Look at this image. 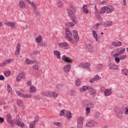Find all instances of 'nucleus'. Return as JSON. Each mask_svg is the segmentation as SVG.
Here are the masks:
<instances>
[{
  "label": "nucleus",
  "mask_w": 128,
  "mask_h": 128,
  "mask_svg": "<svg viewBox=\"0 0 128 128\" xmlns=\"http://www.w3.org/2000/svg\"><path fill=\"white\" fill-rule=\"evenodd\" d=\"M18 6L22 9L26 8V4H24V0H20L19 2Z\"/></svg>",
  "instance_id": "nucleus-19"
},
{
  "label": "nucleus",
  "mask_w": 128,
  "mask_h": 128,
  "mask_svg": "<svg viewBox=\"0 0 128 128\" xmlns=\"http://www.w3.org/2000/svg\"><path fill=\"white\" fill-rule=\"evenodd\" d=\"M34 12L36 16V18H38V16H40V12H38V10L36 11V10H34Z\"/></svg>",
  "instance_id": "nucleus-50"
},
{
  "label": "nucleus",
  "mask_w": 128,
  "mask_h": 128,
  "mask_svg": "<svg viewBox=\"0 0 128 128\" xmlns=\"http://www.w3.org/2000/svg\"><path fill=\"white\" fill-rule=\"evenodd\" d=\"M73 32H74V38L75 42H78V40H80V38L78 37V31L76 30H74Z\"/></svg>",
  "instance_id": "nucleus-16"
},
{
  "label": "nucleus",
  "mask_w": 128,
  "mask_h": 128,
  "mask_svg": "<svg viewBox=\"0 0 128 128\" xmlns=\"http://www.w3.org/2000/svg\"><path fill=\"white\" fill-rule=\"evenodd\" d=\"M100 112H96L94 115L95 118H100Z\"/></svg>",
  "instance_id": "nucleus-54"
},
{
  "label": "nucleus",
  "mask_w": 128,
  "mask_h": 128,
  "mask_svg": "<svg viewBox=\"0 0 128 128\" xmlns=\"http://www.w3.org/2000/svg\"><path fill=\"white\" fill-rule=\"evenodd\" d=\"M80 78H78L76 81V86H80Z\"/></svg>",
  "instance_id": "nucleus-40"
},
{
  "label": "nucleus",
  "mask_w": 128,
  "mask_h": 128,
  "mask_svg": "<svg viewBox=\"0 0 128 128\" xmlns=\"http://www.w3.org/2000/svg\"><path fill=\"white\" fill-rule=\"evenodd\" d=\"M42 94L44 96H52V92H44Z\"/></svg>",
  "instance_id": "nucleus-24"
},
{
  "label": "nucleus",
  "mask_w": 128,
  "mask_h": 128,
  "mask_svg": "<svg viewBox=\"0 0 128 128\" xmlns=\"http://www.w3.org/2000/svg\"><path fill=\"white\" fill-rule=\"evenodd\" d=\"M81 65H82V68H86L87 70H88V72H90V67L88 66V64H82Z\"/></svg>",
  "instance_id": "nucleus-34"
},
{
  "label": "nucleus",
  "mask_w": 128,
  "mask_h": 128,
  "mask_svg": "<svg viewBox=\"0 0 128 128\" xmlns=\"http://www.w3.org/2000/svg\"><path fill=\"white\" fill-rule=\"evenodd\" d=\"M86 46H92V42L88 40L86 41Z\"/></svg>",
  "instance_id": "nucleus-43"
},
{
  "label": "nucleus",
  "mask_w": 128,
  "mask_h": 128,
  "mask_svg": "<svg viewBox=\"0 0 128 128\" xmlns=\"http://www.w3.org/2000/svg\"><path fill=\"white\" fill-rule=\"evenodd\" d=\"M66 112V110H62L60 111V116H65V112Z\"/></svg>",
  "instance_id": "nucleus-49"
},
{
  "label": "nucleus",
  "mask_w": 128,
  "mask_h": 128,
  "mask_svg": "<svg viewBox=\"0 0 128 128\" xmlns=\"http://www.w3.org/2000/svg\"><path fill=\"white\" fill-rule=\"evenodd\" d=\"M66 36L70 42H74V40L72 38V32L70 30V29L68 28H66Z\"/></svg>",
  "instance_id": "nucleus-5"
},
{
  "label": "nucleus",
  "mask_w": 128,
  "mask_h": 128,
  "mask_svg": "<svg viewBox=\"0 0 128 128\" xmlns=\"http://www.w3.org/2000/svg\"><path fill=\"white\" fill-rule=\"evenodd\" d=\"M92 32L94 38H95L96 42H98V34L96 33V32L94 30H92Z\"/></svg>",
  "instance_id": "nucleus-26"
},
{
  "label": "nucleus",
  "mask_w": 128,
  "mask_h": 128,
  "mask_svg": "<svg viewBox=\"0 0 128 128\" xmlns=\"http://www.w3.org/2000/svg\"><path fill=\"white\" fill-rule=\"evenodd\" d=\"M105 96H108L112 94V91L110 89H106L104 92Z\"/></svg>",
  "instance_id": "nucleus-21"
},
{
  "label": "nucleus",
  "mask_w": 128,
  "mask_h": 128,
  "mask_svg": "<svg viewBox=\"0 0 128 128\" xmlns=\"http://www.w3.org/2000/svg\"><path fill=\"white\" fill-rule=\"evenodd\" d=\"M83 106L86 107L90 108H94V104L91 101L86 100L83 102Z\"/></svg>",
  "instance_id": "nucleus-6"
},
{
  "label": "nucleus",
  "mask_w": 128,
  "mask_h": 128,
  "mask_svg": "<svg viewBox=\"0 0 128 128\" xmlns=\"http://www.w3.org/2000/svg\"><path fill=\"white\" fill-rule=\"evenodd\" d=\"M42 36L40 35H39L38 37L36 38V40L37 44H40V42H42Z\"/></svg>",
  "instance_id": "nucleus-30"
},
{
  "label": "nucleus",
  "mask_w": 128,
  "mask_h": 128,
  "mask_svg": "<svg viewBox=\"0 0 128 128\" xmlns=\"http://www.w3.org/2000/svg\"><path fill=\"white\" fill-rule=\"evenodd\" d=\"M68 14L69 16L72 20V22L66 23V25L68 28H72V26H74L78 22V20L76 16H74V14L76 12V8L74 6H71L67 10Z\"/></svg>",
  "instance_id": "nucleus-1"
},
{
  "label": "nucleus",
  "mask_w": 128,
  "mask_h": 128,
  "mask_svg": "<svg viewBox=\"0 0 128 128\" xmlns=\"http://www.w3.org/2000/svg\"><path fill=\"white\" fill-rule=\"evenodd\" d=\"M57 6H58V8H64V3L62 2H58L57 3Z\"/></svg>",
  "instance_id": "nucleus-44"
},
{
  "label": "nucleus",
  "mask_w": 128,
  "mask_h": 128,
  "mask_svg": "<svg viewBox=\"0 0 128 128\" xmlns=\"http://www.w3.org/2000/svg\"><path fill=\"white\" fill-rule=\"evenodd\" d=\"M96 124V122L94 120L88 121L86 123V126L87 128H92Z\"/></svg>",
  "instance_id": "nucleus-11"
},
{
  "label": "nucleus",
  "mask_w": 128,
  "mask_h": 128,
  "mask_svg": "<svg viewBox=\"0 0 128 128\" xmlns=\"http://www.w3.org/2000/svg\"><path fill=\"white\" fill-rule=\"evenodd\" d=\"M38 46H40V47H42V46L46 47L47 46L46 43V42H40L38 43Z\"/></svg>",
  "instance_id": "nucleus-38"
},
{
  "label": "nucleus",
  "mask_w": 128,
  "mask_h": 128,
  "mask_svg": "<svg viewBox=\"0 0 128 128\" xmlns=\"http://www.w3.org/2000/svg\"><path fill=\"white\" fill-rule=\"evenodd\" d=\"M102 66H104V65L102 64H100L97 66L96 70H102Z\"/></svg>",
  "instance_id": "nucleus-48"
},
{
  "label": "nucleus",
  "mask_w": 128,
  "mask_h": 128,
  "mask_svg": "<svg viewBox=\"0 0 128 128\" xmlns=\"http://www.w3.org/2000/svg\"><path fill=\"white\" fill-rule=\"evenodd\" d=\"M59 46L64 50H68V44L66 42L59 43Z\"/></svg>",
  "instance_id": "nucleus-10"
},
{
  "label": "nucleus",
  "mask_w": 128,
  "mask_h": 128,
  "mask_svg": "<svg viewBox=\"0 0 128 128\" xmlns=\"http://www.w3.org/2000/svg\"><path fill=\"white\" fill-rule=\"evenodd\" d=\"M114 10V8L112 5L106 6V14H110Z\"/></svg>",
  "instance_id": "nucleus-9"
},
{
  "label": "nucleus",
  "mask_w": 128,
  "mask_h": 128,
  "mask_svg": "<svg viewBox=\"0 0 128 128\" xmlns=\"http://www.w3.org/2000/svg\"><path fill=\"white\" fill-rule=\"evenodd\" d=\"M17 104H18L19 106H22V101L20 100H17Z\"/></svg>",
  "instance_id": "nucleus-47"
},
{
  "label": "nucleus",
  "mask_w": 128,
  "mask_h": 128,
  "mask_svg": "<svg viewBox=\"0 0 128 128\" xmlns=\"http://www.w3.org/2000/svg\"><path fill=\"white\" fill-rule=\"evenodd\" d=\"M66 112V116H67L68 118L70 120V118H72V112H70V111L67 110Z\"/></svg>",
  "instance_id": "nucleus-36"
},
{
  "label": "nucleus",
  "mask_w": 128,
  "mask_h": 128,
  "mask_svg": "<svg viewBox=\"0 0 128 128\" xmlns=\"http://www.w3.org/2000/svg\"><path fill=\"white\" fill-rule=\"evenodd\" d=\"M54 126H60V123L56 122H54Z\"/></svg>",
  "instance_id": "nucleus-60"
},
{
  "label": "nucleus",
  "mask_w": 128,
  "mask_h": 128,
  "mask_svg": "<svg viewBox=\"0 0 128 128\" xmlns=\"http://www.w3.org/2000/svg\"><path fill=\"white\" fill-rule=\"evenodd\" d=\"M34 118V122L36 123L38 122V116H36Z\"/></svg>",
  "instance_id": "nucleus-59"
},
{
  "label": "nucleus",
  "mask_w": 128,
  "mask_h": 128,
  "mask_svg": "<svg viewBox=\"0 0 128 128\" xmlns=\"http://www.w3.org/2000/svg\"><path fill=\"white\" fill-rule=\"evenodd\" d=\"M124 52H126L125 48H122V50H118L119 56L120 54H124Z\"/></svg>",
  "instance_id": "nucleus-41"
},
{
  "label": "nucleus",
  "mask_w": 128,
  "mask_h": 128,
  "mask_svg": "<svg viewBox=\"0 0 128 128\" xmlns=\"http://www.w3.org/2000/svg\"><path fill=\"white\" fill-rule=\"evenodd\" d=\"M112 46H116V48L117 46H122V42L120 41H116V42H112Z\"/></svg>",
  "instance_id": "nucleus-20"
},
{
  "label": "nucleus",
  "mask_w": 128,
  "mask_h": 128,
  "mask_svg": "<svg viewBox=\"0 0 128 128\" xmlns=\"http://www.w3.org/2000/svg\"><path fill=\"white\" fill-rule=\"evenodd\" d=\"M114 60L116 62V64H118V62H120V58L118 56H114Z\"/></svg>",
  "instance_id": "nucleus-45"
},
{
  "label": "nucleus",
  "mask_w": 128,
  "mask_h": 128,
  "mask_svg": "<svg viewBox=\"0 0 128 128\" xmlns=\"http://www.w3.org/2000/svg\"><path fill=\"white\" fill-rule=\"evenodd\" d=\"M16 93L18 96L20 98H32V95L22 94V92L20 91H16Z\"/></svg>",
  "instance_id": "nucleus-7"
},
{
  "label": "nucleus",
  "mask_w": 128,
  "mask_h": 128,
  "mask_svg": "<svg viewBox=\"0 0 128 128\" xmlns=\"http://www.w3.org/2000/svg\"><path fill=\"white\" fill-rule=\"evenodd\" d=\"M70 96H76V90H71L70 92Z\"/></svg>",
  "instance_id": "nucleus-32"
},
{
  "label": "nucleus",
  "mask_w": 128,
  "mask_h": 128,
  "mask_svg": "<svg viewBox=\"0 0 128 128\" xmlns=\"http://www.w3.org/2000/svg\"><path fill=\"white\" fill-rule=\"evenodd\" d=\"M88 90L89 92H94V91H96V90H94V88H93L90 86H88Z\"/></svg>",
  "instance_id": "nucleus-52"
},
{
  "label": "nucleus",
  "mask_w": 128,
  "mask_h": 128,
  "mask_svg": "<svg viewBox=\"0 0 128 128\" xmlns=\"http://www.w3.org/2000/svg\"><path fill=\"white\" fill-rule=\"evenodd\" d=\"M36 90V86H30V90H29V92L32 93L34 92Z\"/></svg>",
  "instance_id": "nucleus-31"
},
{
  "label": "nucleus",
  "mask_w": 128,
  "mask_h": 128,
  "mask_svg": "<svg viewBox=\"0 0 128 128\" xmlns=\"http://www.w3.org/2000/svg\"><path fill=\"white\" fill-rule=\"evenodd\" d=\"M32 68L35 70L36 76L37 78L40 76V74H42V69L40 68V66L38 64H34L32 66Z\"/></svg>",
  "instance_id": "nucleus-4"
},
{
  "label": "nucleus",
  "mask_w": 128,
  "mask_h": 128,
  "mask_svg": "<svg viewBox=\"0 0 128 128\" xmlns=\"http://www.w3.org/2000/svg\"><path fill=\"white\" fill-rule=\"evenodd\" d=\"M12 61V59H7L4 60L6 64H10V62Z\"/></svg>",
  "instance_id": "nucleus-55"
},
{
  "label": "nucleus",
  "mask_w": 128,
  "mask_h": 128,
  "mask_svg": "<svg viewBox=\"0 0 128 128\" xmlns=\"http://www.w3.org/2000/svg\"><path fill=\"white\" fill-rule=\"evenodd\" d=\"M82 123H78V128H82Z\"/></svg>",
  "instance_id": "nucleus-61"
},
{
  "label": "nucleus",
  "mask_w": 128,
  "mask_h": 128,
  "mask_svg": "<svg viewBox=\"0 0 128 128\" xmlns=\"http://www.w3.org/2000/svg\"><path fill=\"white\" fill-rule=\"evenodd\" d=\"M52 96H53V98H56L58 97V94H56V92H52Z\"/></svg>",
  "instance_id": "nucleus-58"
},
{
  "label": "nucleus",
  "mask_w": 128,
  "mask_h": 128,
  "mask_svg": "<svg viewBox=\"0 0 128 128\" xmlns=\"http://www.w3.org/2000/svg\"><path fill=\"white\" fill-rule=\"evenodd\" d=\"M56 87L59 90H62V84H58L56 85Z\"/></svg>",
  "instance_id": "nucleus-46"
},
{
  "label": "nucleus",
  "mask_w": 128,
  "mask_h": 128,
  "mask_svg": "<svg viewBox=\"0 0 128 128\" xmlns=\"http://www.w3.org/2000/svg\"><path fill=\"white\" fill-rule=\"evenodd\" d=\"M120 60H126V55H122L120 56Z\"/></svg>",
  "instance_id": "nucleus-56"
},
{
  "label": "nucleus",
  "mask_w": 128,
  "mask_h": 128,
  "mask_svg": "<svg viewBox=\"0 0 128 128\" xmlns=\"http://www.w3.org/2000/svg\"><path fill=\"white\" fill-rule=\"evenodd\" d=\"M10 71H6L4 72V74L6 76H10Z\"/></svg>",
  "instance_id": "nucleus-53"
},
{
  "label": "nucleus",
  "mask_w": 128,
  "mask_h": 128,
  "mask_svg": "<svg viewBox=\"0 0 128 128\" xmlns=\"http://www.w3.org/2000/svg\"><path fill=\"white\" fill-rule=\"evenodd\" d=\"M70 68H72V65H70V64L65 65L63 68L64 72L66 74L70 72Z\"/></svg>",
  "instance_id": "nucleus-12"
},
{
  "label": "nucleus",
  "mask_w": 128,
  "mask_h": 128,
  "mask_svg": "<svg viewBox=\"0 0 128 128\" xmlns=\"http://www.w3.org/2000/svg\"><path fill=\"white\" fill-rule=\"evenodd\" d=\"M83 11L86 14H88V6L84 4L82 6Z\"/></svg>",
  "instance_id": "nucleus-27"
},
{
  "label": "nucleus",
  "mask_w": 128,
  "mask_h": 128,
  "mask_svg": "<svg viewBox=\"0 0 128 128\" xmlns=\"http://www.w3.org/2000/svg\"><path fill=\"white\" fill-rule=\"evenodd\" d=\"M62 60L63 62H67V64H72V62H74V60H72L71 58L66 56V55H64L62 56Z\"/></svg>",
  "instance_id": "nucleus-8"
},
{
  "label": "nucleus",
  "mask_w": 128,
  "mask_h": 128,
  "mask_svg": "<svg viewBox=\"0 0 128 128\" xmlns=\"http://www.w3.org/2000/svg\"><path fill=\"white\" fill-rule=\"evenodd\" d=\"M88 52H94V46L92 45H90L86 47Z\"/></svg>",
  "instance_id": "nucleus-23"
},
{
  "label": "nucleus",
  "mask_w": 128,
  "mask_h": 128,
  "mask_svg": "<svg viewBox=\"0 0 128 128\" xmlns=\"http://www.w3.org/2000/svg\"><path fill=\"white\" fill-rule=\"evenodd\" d=\"M114 110L118 118H122V110H120V108H118V107H115Z\"/></svg>",
  "instance_id": "nucleus-3"
},
{
  "label": "nucleus",
  "mask_w": 128,
  "mask_h": 128,
  "mask_svg": "<svg viewBox=\"0 0 128 128\" xmlns=\"http://www.w3.org/2000/svg\"><path fill=\"white\" fill-rule=\"evenodd\" d=\"M84 122V117L80 116L78 118V124H82Z\"/></svg>",
  "instance_id": "nucleus-35"
},
{
  "label": "nucleus",
  "mask_w": 128,
  "mask_h": 128,
  "mask_svg": "<svg viewBox=\"0 0 128 128\" xmlns=\"http://www.w3.org/2000/svg\"><path fill=\"white\" fill-rule=\"evenodd\" d=\"M25 64H34V62L30 60L27 58L25 60Z\"/></svg>",
  "instance_id": "nucleus-37"
},
{
  "label": "nucleus",
  "mask_w": 128,
  "mask_h": 128,
  "mask_svg": "<svg viewBox=\"0 0 128 128\" xmlns=\"http://www.w3.org/2000/svg\"><path fill=\"white\" fill-rule=\"evenodd\" d=\"M6 64V62L4 61L3 62L0 64V66H4Z\"/></svg>",
  "instance_id": "nucleus-63"
},
{
  "label": "nucleus",
  "mask_w": 128,
  "mask_h": 128,
  "mask_svg": "<svg viewBox=\"0 0 128 128\" xmlns=\"http://www.w3.org/2000/svg\"><path fill=\"white\" fill-rule=\"evenodd\" d=\"M122 74L125 76H128V70L126 69H123L122 70Z\"/></svg>",
  "instance_id": "nucleus-39"
},
{
  "label": "nucleus",
  "mask_w": 128,
  "mask_h": 128,
  "mask_svg": "<svg viewBox=\"0 0 128 128\" xmlns=\"http://www.w3.org/2000/svg\"><path fill=\"white\" fill-rule=\"evenodd\" d=\"M90 107H86V116H88L90 112Z\"/></svg>",
  "instance_id": "nucleus-42"
},
{
  "label": "nucleus",
  "mask_w": 128,
  "mask_h": 128,
  "mask_svg": "<svg viewBox=\"0 0 128 128\" xmlns=\"http://www.w3.org/2000/svg\"><path fill=\"white\" fill-rule=\"evenodd\" d=\"M4 24L6 26H10V28H14V26H16V24L12 22H8Z\"/></svg>",
  "instance_id": "nucleus-22"
},
{
  "label": "nucleus",
  "mask_w": 128,
  "mask_h": 128,
  "mask_svg": "<svg viewBox=\"0 0 128 128\" xmlns=\"http://www.w3.org/2000/svg\"><path fill=\"white\" fill-rule=\"evenodd\" d=\"M100 80V76H98V74H96L95 76V77H94V78H92L90 80V84H92V82H96L98 80Z\"/></svg>",
  "instance_id": "nucleus-17"
},
{
  "label": "nucleus",
  "mask_w": 128,
  "mask_h": 128,
  "mask_svg": "<svg viewBox=\"0 0 128 128\" xmlns=\"http://www.w3.org/2000/svg\"><path fill=\"white\" fill-rule=\"evenodd\" d=\"M108 26H112V21H108L107 22Z\"/></svg>",
  "instance_id": "nucleus-62"
},
{
  "label": "nucleus",
  "mask_w": 128,
  "mask_h": 128,
  "mask_svg": "<svg viewBox=\"0 0 128 128\" xmlns=\"http://www.w3.org/2000/svg\"><path fill=\"white\" fill-rule=\"evenodd\" d=\"M7 88H8V92H10V91L12 90V88H10V85L8 84Z\"/></svg>",
  "instance_id": "nucleus-57"
},
{
  "label": "nucleus",
  "mask_w": 128,
  "mask_h": 128,
  "mask_svg": "<svg viewBox=\"0 0 128 128\" xmlns=\"http://www.w3.org/2000/svg\"><path fill=\"white\" fill-rule=\"evenodd\" d=\"M26 78V74L24 72H22L20 73L16 77V80L17 82H20V80H24Z\"/></svg>",
  "instance_id": "nucleus-13"
},
{
  "label": "nucleus",
  "mask_w": 128,
  "mask_h": 128,
  "mask_svg": "<svg viewBox=\"0 0 128 128\" xmlns=\"http://www.w3.org/2000/svg\"><path fill=\"white\" fill-rule=\"evenodd\" d=\"M29 4H30V6H32L33 8H34V10H36V5L34 4L33 2H31Z\"/></svg>",
  "instance_id": "nucleus-51"
},
{
  "label": "nucleus",
  "mask_w": 128,
  "mask_h": 128,
  "mask_svg": "<svg viewBox=\"0 0 128 128\" xmlns=\"http://www.w3.org/2000/svg\"><path fill=\"white\" fill-rule=\"evenodd\" d=\"M54 56H56L58 58L60 59V52L58 50H54Z\"/></svg>",
  "instance_id": "nucleus-25"
},
{
  "label": "nucleus",
  "mask_w": 128,
  "mask_h": 128,
  "mask_svg": "<svg viewBox=\"0 0 128 128\" xmlns=\"http://www.w3.org/2000/svg\"><path fill=\"white\" fill-rule=\"evenodd\" d=\"M112 55L113 58L114 56H120L119 52H118V48L114 49L112 52Z\"/></svg>",
  "instance_id": "nucleus-18"
},
{
  "label": "nucleus",
  "mask_w": 128,
  "mask_h": 128,
  "mask_svg": "<svg viewBox=\"0 0 128 128\" xmlns=\"http://www.w3.org/2000/svg\"><path fill=\"white\" fill-rule=\"evenodd\" d=\"M20 44L18 43L16 44V50L14 52L15 56H18L20 54Z\"/></svg>",
  "instance_id": "nucleus-14"
},
{
  "label": "nucleus",
  "mask_w": 128,
  "mask_h": 128,
  "mask_svg": "<svg viewBox=\"0 0 128 128\" xmlns=\"http://www.w3.org/2000/svg\"><path fill=\"white\" fill-rule=\"evenodd\" d=\"M87 90H88V86H84L82 88L80 89V92H86Z\"/></svg>",
  "instance_id": "nucleus-33"
},
{
  "label": "nucleus",
  "mask_w": 128,
  "mask_h": 128,
  "mask_svg": "<svg viewBox=\"0 0 128 128\" xmlns=\"http://www.w3.org/2000/svg\"><path fill=\"white\" fill-rule=\"evenodd\" d=\"M96 16L98 18V21L100 22H104V20H102V16H100V14H95Z\"/></svg>",
  "instance_id": "nucleus-28"
},
{
  "label": "nucleus",
  "mask_w": 128,
  "mask_h": 128,
  "mask_svg": "<svg viewBox=\"0 0 128 128\" xmlns=\"http://www.w3.org/2000/svg\"><path fill=\"white\" fill-rule=\"evenodd\" d=\"M126 111H125V114L127 115L128 114V107H126L125 108Z\"/></svg>",
  "instance_id": "nucleus-64"
},
{
  "label": "nucleus",
  "mask_w": 128,
  "mask_h": 128,
  "mask_svg": "<svg viewBox=\"0 0 128 128\" xmlns=\"http://www.w3.org/2000/svg\"><path fill=\"white\" fill-rule=\"evenodd\" d=\"M108 68L110 70H120V69L118 68V66L112 63L108 64Z\"/></svg>",
  "instance_id": "nucleus-15"
},
{
  "label": "nucleus",
  "mask_w": 128,
  "mask_h": 128,
  "mask_svg": "<svg viewBox=\"0 0 128 128\" xmlns=\"http://www.w3.org/2000/svg\"><path fill=\"white\" fill-rule=\"evenodd\" d=\"M6 121L12 126H14V123L20 128H24V124L22 122V119L20 118L19 116H16V120L14 122V120H12V115L8 114L6 116Z\"/></svg>",
  "instance_id": "nucleus-2"
},
{
  "label": "nucleus",
  "mask_w": 128,
  "mask_h": 128,
  "mask_svg": "<svg viewBox=\"0 0 128 128\" xmlns=\"http://www.w3.org/2000/svg\"><path fill=\"white\" fill-rule=\"evenodd\" d=\"M106 6H104V7L100 9V14H102L106 12Z\"/></svg>",
  "instance_id": "nucleus-29"
}]
</instances>
